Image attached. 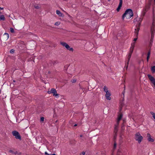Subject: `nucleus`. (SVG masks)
Returning a JSON list of instances; mask_svg holds the SVG:
<instances>
[{"label": "nucleus", "mask_w": 155, "mask_h": 155, "mask_svg": "<svg viewBox=\"0 0 155 155\" xmlns=\"http://www.w3.org/2000/svg\"><path fill=\"white\" fill-rule=\"evenodd\" d=\"M137 38H134V41H136V40H137Z\"/></svg>", "instance_id": "nucleus-36"}, {"label": "nucleus", "mask_w": 155, "mask_h": 155, "mask_svg": "<svg viewBox=\"0 0 155 155\" xmlns=\"http://www.w3.org/2000/svg\"><path fill=\"white\" fill-rule=\"evenodd\" d=\"M111 94L110 92L106 93L105 96L107 100L110 101L111 100V98L110 97Z\"/></svg>", "instance_id": "nucleus-10"}, {"label": "nucleus", "mask_w": 155, "mask_h": 155, "mask_svg": "<svg viewBox=\"0 0 155 155\" xmlns=\"http://www.w3.org/2000/svg\"><path fill=\"white\" fill-rule=\"evenodd\" d=\"M149 58H150V56H147V62L148 61Z\"/></svg>", "instance_id": "nucleus-30"}, {"label": "nucleus", "mask_w": 155, "mask_h": 155, "mask_svg": "<svg viewBox=\"0 0 155 155\" xmlns=\"http://www.w3.org/2000/svg\"><path fill=\"white\" fill-rule=\"evenodd\" d=\"M103 89L104 91L106 93H107L110 92L108 90V88L106 86L104 87Z\"/></svg>", "instance_id": "nucleus-16"}, {"label": "nucleus", "mask_w": 155, "mask_h": 155, "mask_svg": "<svg viewBox=\"0 0 155 155\" xmlns=\"http://www.w3.org/2000/svg\"><path fill=\"white\" fill-rule=\"evenodd\" d=\"M154 2H155V0H154Z\"/></svg>", "instance_id": "nucleus-44"}, {"label": "nucleus", "mask_w": 155, "mask_h": 155, "mask_svg": "<svg viewBox=\"0 0 155 155\" xmlns=\"http://www.w3.org/2000/svg\"><path fill=\"white\" fill-rule=\"evenodd\" d=\"M120 1L119 5L117 9V12H119V11L122 4L123 0H120Z\"/></svg>", "instance_id": "nucleus-12"}, {"label": "nucleus", "mask_w": 155, "mask_h": 155, "mask_svg": "<svg viewBox=\"0 0 155 155\" xmlns=\"http://www.w3.org/2000/svg\"><path fill=\"white\" fill-rule=\"evenodd\" d=\"M122 115L121 114H119L118 115L117 120H118L120 121L122 119Z\"/></svg>", "instance_id": "nucleus-18"}, {"label": "nucleus", "mask_w": 155, "mask_h": 155, "mask_svg": "<svg viewBox=\"0 0 155 155\" xmlns=\"http://www.w3.org/2000/svg\"><path fill=\"white\" fill-rule=\"evenodd\" d=\"M15 50L13 49L10 50V52L12 54H13L14 53Z\"/></svg>", "instance_id": "nucleus-25"}, {"label": "nucleus", "mask_w": 155, "mask_h": 155, "mask_svg": "<svg viewBox=\"0 0 155 155\" xmlns=\"http://www.w3.org/2000/svg\"><path fill=\"white\" fill-rule=\"evenodd\" d=\"M116 145H117L116 143H114V149H115L116 148Z\"/></svg>", "instance_id": "nucleus-27"}, {"label": "nucleus", "mask_w": 155, "mask_h": 155, "mask_svg": "<svg viewBox=\"0 0 155 155\" xmlns=\"http://www.w3.org/2000/svg\"><path fill=\"white\" fill-rule=\"evenodd\" d=\"M150 51H149L147 53V56H150Z\"/></svg>", "instance_id": "nucleus-28"}, {"label": "nucleus", "mask_w": 155, "mask_h": 155, "mask_svg": "<svg viewBox=\"0 0 155 155\" xmlns=\"http://www.w3.org/2000/svg\"><path fill=\"white\" fill-rule=\"evenodd\" d=\"M77 124H75V125H74V126L75 127V126H77Z\"/></svg>", "instance_id": "nucleus-40"}, {"label": "nucleus", "mask_w": 155, "mask_h": 155, "mask_svg": "<svg viewBox=\"0 0 155 155\" xmlns=\"http://www.w3.org/2000/svg\"><path fill=\"white\" fill-rule=\"evenodd\" d=\"M134 45H135L134 42H133L131 44V46L130 47V52L128 54V57H127V62L126 63V65H127L126 67V69H127L128 67V66L129 64V62L130 60V59L132 54L133 52V50H134Z\"/></svg>", "instance_id": "nucleus-3"}, {"label": "nucleus", "mask_w": 155, "mask_h": 155, "mask_svg": "<svg viewBox=\"0 0 155 155\" xmlns=\"http://www.w3.org/2000/svg\"><path fill=\"white\" fill-rule=\"evenodd\" d=\"M135 139L139 143H140L143 140V137L139 132H137L135 134Z\"/></svg>", "instance_id": "nucleus-5"}, {"label": "nucleus", "mask_w": 155, "mask_h": 155, "mask_svg": "<svg viewBox=\"0 0 155 155\" xmlns=\"http://www.w3.org/2000/svg\"><path fill=\"white\" fill-rule=\"evenodd\" d=\"M17 153H18V152L17 151H15V152H14L13 154L16 155Z\"/></svg>", "instance_id": "nucleus-33"}, {"label": "nucleus", "mask_w": 155, "mask_h": 155, "mask_svg": "<svg viewBox=\"0 0 155 155\" xmlns=\"http://www.w3.org/2000/svg\"><path fill=\"white\" fill-rule=\"evenodd\" d=\"M151 5V1L149 0L147 3L145 7L143 9V15H144L146 13L149 9Z\"/></svg>", "instance_id": "nucleus-4"}, {"label": "nucleus", "mask_w": 155, "mask_h": 155, "mask_svg": "<svg viewBox=\"0 0 155 155\" xmlns=\"http://www.w3.org/2000/svg\"><path fill=\"white\" fill-rule=\"evenodd\" d=\"M147 76L149 79L155 87V79L150 74H148Z\"/></svg>", "instance_id": "nucleus-9"}, {"label": "nucleus", "mask_w": 155, "mask_h": 155, "mask_svg": "<svg viewBox=\"0 0 155 155\" xmlns=\"http://www.w3.org/2000/svg\"><path fill=\"white\" fill-rule=\"evenodd\" d=\"M150 33L151 38L150 44L152 45L155 34V21L154 19L153 20L152 24L150 27Z\"/></svg>", "instance_id": "nucleus-1"}, {"label": "nucleus", "mask_w": 155, "mask_h": 155, "mask_svg": "<svg viewBox=\"0 0 155 155\" xmlns=\"http://www.w3.org/2000/svg\"><path fill=\"white\" fill-rule=\"evenodd\" d=\"M120 121H119V120H117L116 124H117V125H119Z\"/></svg>", "instance_id": "nucleus-35"}, {"label": "nucleus", "mask_w": 155, "mask_h": 155, "mask_svg": "<svg viewBox=\"0 0 155 155\" xmlns=\"http://www.w3.org/2000/svg\"><path fill=\"white\" fill-rule=\"evenodd\" d=\"M4 36H6V40H7L9 38V34L8 33H5L4 34Z\"/></svg>", "instance_id": "nucleus-20"}, {"label": "nucleus", "mask_w": 155, "mask_h": 155, "mask_svg": "<svg viewBox=\"0 0 155 155\" xmlns=\"http://www.w3.org/2000/svg\"><path fill=\"white\" fill-rule=\"evenodd\" d=\"M123 152L121 150H118L117 155H123Z\"/></svg>", "instance_id": "nucleus-17"}, {"label": "nucleus", "mask_w": 155, "mask_h": 155, "mask_svg": "<svg viewBox=\"0 0 155 155\" xmlns=\"http://www.w3.org/2000/svg\"><path fill=\"white\" fill-rule=\"evenodd\" d=\"M12 134L16 139H19L20 140H21V137L18 131L16 130L13 131L12 132Z\"/></svg>", "instance_id": "nucleus-8"}, {"label": "nucleus", "mask_w": 155, "mask_h": 155, "mask_svg": "<svg viewBox=\"0 0 155 155\" xmlns=\"http://www.w3.org/2000/svg\"><path fill=\"white\" fill-rule=\"evenodd\" d=\"M48 94H53V95L57 98L59 97L58 94L57 93L56 90L54 88L51 89L50 91H48Z\"/></svg>", "instance_id": "nucleus-6"}, {"label": "nucleus", "mask_w": 155, "mask_h": 155, "mask_svg": "<svg viewBox=\"0 0 155 155\" xmlns=\"http://www.w3.org/2000/svg\"><path fill=\"white\" fill-rule=\"evenodd\" d=\"M51 155H56L55 154L53 153V154H50Z\"/></svg>", "instance_id": "nucleus-38"}, {"label": "nucleus", "mask_w": 155, "mask_h": 155, "mask_svg": "<svg viewBox=\"0 0 155 155\" xmlns=\"http://www.w3.org/2000/svg\"><path fill=\"white\" fill-rule=\"evenodd\" d=\"M13 82H15V80H14L13 81Z\"/></svg>", "instance_id": "nucleus-42"}, {"label": "nucleus", "mask_w": 155, "mask_h": 155, "mask_svg": "<svg viewBox=\"0 0 155 155\" xmlns=\"http://www.w3.org/2000/svg\"><path fill=\"white\" fill-rule=\"evenodd\" d=\"M151 114L152 115L153 117L155 120V114L153 112L151 111L150 112Z\"/></svg>", "instance_id": "nucleus-22"}, {"label": "nucleus", "mask_w": 155, "mask_h": 155, "mask_svg": "<svg viewBox=\"0 0 155 155\" xmlns=\"http://www.w3.org/2000/svg\"><path fill=\"white\" fill-rule=\"evenodd\" d=\"M5 18L4 16L3 15H0V21L1 20H5Z\"/></svg>", "instance_id": "nucleus-19"}, {"label": "nucleus", "mask_w": 155, "mask_h": 155, "mask_svg": "<svg viewBox=\"0 0 155 155\" xmlns=\"http://www.w3.org/2000/svg\"><path fill=\"white\" fill-rule=\"evenodd\" d=\"M118 128L117 127H115L114 128V132L115 133V135L114 136V139H115L116 138V136H117V133L118 131Z\"/></svg>", "instance_id": "nucleus-13"}, {"label": "nucleus", "mask_w": 155, "mask_h": 155, "mask_svg": "<svg viewBox=\"0 0 155 155\" xmlns=\"http://www.w3.org/2000/svg\"><path fill=\"white\" fill-rule=\"evenodd\" d=\"M41 121H43L44 120V118L43 117H41L40 119Z\"/></svg>", "instance_id": "nucleus-26"}, {"label": "nucleus", "mask_w": 155, "mask_h": 155, "mask_svg": "<svg viewBox=\"0 0 155 155\" xmlns=\"http://www.w3.org/2000/svg\"><path fill=\"white\" fill-rule=\"evenodd\" d=\"M77 81V80L76 79H74L73 80L72 82L73 83H75Z\"/></svg>", "instance_id": "nucleus-29"}, {"label": "nucleus", "mask_w": 155, "mask_h": 155, "mask_svg": "<svg viewBox=\"0 0 155 155\" xmlns=\"http://www.w3.org/2000/svg\"><path fill=\"white\" fill-rule=\"evenodd\" d=\"M140 25V23H139V25Z\"/></svg>", "instance_id": "nucleus-43"}, {"label": "nucleus", "mask_w": 155, "mask_h": 155, "mask_svg": "<svg viewBox=\"0 0 155 155\" xmlns=\"http://www.w3.org/2000/svg\"><path fill=\"white\" fill-rule=\"evenodd\" d=\"M60 44L63 46L65 47L67 50L72 52L73 51V48H71L66 43L64 42H60Z\"/></svg>", "instance_id": "nucleus-7"}, {"label": "nucleus", "mask_w": 155, "mask_h": 155, "mask_svg": "<svg viewBox=\"0 0 155 155\" xmlns=\"http://www.w3.org/2000/svg\"><path fill=\"white\" fill-rule=\"evenodd\" d=\"M85 152H84V151H83V152H82L81 153V154L82 155H85Z\"/></svg>", "instance_id": "nucleus-34"}, {"label": "nucleus", "mask_w": 155, "mask_h": 155, "mask_svg": "<svg viewBox=\"0 0 155 155\" xmlns=\"http://www.w3.org/2000/svg\"><path fill=\"white\" fill-rule=\"evenodd\" d=\"M9 152H10V153H12V154H13V153H14V151L12 150H9Z\"/></svg>", "instance_id": "nucleus-31"}, {"label": "nucleus", "mask_w": 155, "mask_h": 155, "mask_svg": "<svg viewBox=\"0 0 155 155\" xmlns=\"http://www.w3.org/2000/svg\"><path fill=\"white\" fill-rule=\"evenodd\" d=\"M83 137L82 135H80V137Z\"/></svg>", "instance_id": "nucleus-41"}, {"label": "nucleus", "mask_w": 155, "mask_h": 155, "mask_svg": "<svg viewBox=\"0 0 155 155\" xmlns=\"http://www.w3.org/2000/svg\"><path fill=\"white\" fill-rule=\"evenodd\" d=\"M118 125H117V124H115V125L114 127H117L118 128Z\"/></svg>", "instance_id": "nucleus-32"}, {"label": "nucleus", "mask_w": 155, "mask_h": 155, "mask_svg": "<svg viewBox=\"0 0 155 155\" xmlns=\"http://www.w3.org/2000/svg\"><path fill=\"white\" fill-rule=\"evenodd\" d=\"M56 13L60 17H62L63 15L62 13L59 10H57L56 11Z\"/></svg>", "instance_id": "nucleus-14"}, {"label": "nucleus", "mask_w": 155, "mask_h": 155, "mask_svg": "<svg viewBox=\"0 0 155 155\" xmlns=\"http://www.w3.org/2000/svg\"><path fill=\"white\" fill-rule=\"evenodd\" d=\"M139 31V28H137V29H135V31H134L135 35L136 37H137L138 34V32Z\"/></svg>", "instance_id": "nucleus-15"}, {"label": "nucleus", "mask_w": 155, "mask_h": 155, "mask_svg": "<svg viewBox=\"0 0 155 155\" xmlns=\"http://www.w3.org/2000/svg\"><path fill=\"white\" fill-rule=\"evenodd\" d=\"M3 9V8H2L1 7H0V10H2Z\"/></svg>", "instance_id": "nucleus-39"}, {"label": "nucleus", "mask_w": 155, "mask_h": 155, "mask_svg": "<svg viewBox=\"0 0 155 155\" xmlns=\"http://www.w3.org/2000/svg\"><path fill=\"white\" fill-rule=\"evenodd\" d=\"M151 70L153 73H154L155 72V66H153L151 67Z\"/></svg>", "instance_id": "nucleus-21"}, {"label": "nucleus", "mask_w": 155, "mask_h": 155, "mask_svg": "<svg viewBox=\"0 0 155 155\" xmlns=\"http://www.w3.org/2000/svg\"><path fill=\"white\" fill-rule=\"evenodd\" d=\"M133 16V13L131 9L129 8L127 9L125 13L123 14L122 18L124 20L125 17L127 19H130Z\"/></svg>", "instance_id": "nucleus-2"}, {"label": "nucleus", "mask_w": 155, "mask_h": 155, "mask_svg": "<svg viewBox=\"0 0 155 155\" xmlns=\"http://www.w3.org/2000/svg\"><path fill=\"white\" fill-rule=\"evenodd\" d=\"M10 31L11 32L14 33L15 32L14 29L12 28H10Z\"/></svg>", "instance_id": "nucleus-23"}, {"label": "nucleus", "mask_w": 155, "mask_h": 155, "mask_svg": "<svg viewBox=\"0 0 155 155\" xmlns=\"http://www.w3.org/2000/svg\"><path fill=\"white\" fill-rule=\"evenodd\" d=\"M147 140L149 141L153 142L154 141V140L151 137V136L150 134L148 133L147 134Z\"/></svg>", "instance_id": "nucleus-11"}, {"label": "nucleus", "mask_w": 155, "mask_h": 155, "mask_svg": "<svg viewBox=\"0 0 155 155\" xmlns=\"http://www.w3.org/2000/svg\"><path fill=\"white\" fill-rule=\"evenodd\" d=\"M60 24V22H59V21H58V22H56L55 24H54V25H56V26H58Z\"/></svg>", "instance_id": "nucleus-24"}, {"label": "nucleus", "mask_w": 155, "mask_h": 155, "mask_svg": "<svg viewBox=\"0 0 155 155\" xmlns=\"http://www.w3.org/2000/svg\"><path fill=\"white\" fill-rule=\"evenodd\" d=\"M45 154L46 155H51L49 154H48V153L46 152H45Z\"/></svg>", "instance_id": "nucleus-37"}]
</instances>
